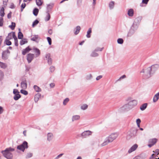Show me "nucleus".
Masks as SVG:
<instances>
[{"mask_svg": "<svg viewBox=\"0 0 159 159\" xmlns=\"http://www.w3.org/2000/svg\"><path fill=\"white\" fill-rule=\"evenodd\" d=\"M33 155V154L31 153H28L27 154L26 156V158H30L32 157Z\"/></svg>", "mask_w": 159, "mask_h": 159, "instance_id": "3c124183", "label": "nucleus"}, {"mask_svg": "<svg viewBox=\"0 0 159 159\" xmlns=\"http://www.w3.org/2000/svg\"><path fill=\"white\" fill-rule=\"evenodd\" d=\"M4 75L3 72L0 70V80H2L3 78Z\"/></svg>", "mask_w": 159, "mask_h": 159, "instance_id": "603ef678", "label": "nucleus"}, {"mask_svg": "<svg viewBox=\"0 0 159 159\" xmlns=\"http://www.w3.org/2000/svg\"><path fill=\"white\" fill-rule=\"evenodd\" d=\"M80 118V116L78 115H75L72 116V121L74 122L75 121L78 120Z\"/></svg>", "mask_w": 159, "mask_h": 159, "instance_id": "5701e85b", "label": "nucleus"}, {"mask_svg": "<svg viewBox=\"0 0 159 159\" xmlns=\"http://www.w3.org/2000/svg\"><path fill=\"white\" fill-rule=\"evenodd\" d=\"M33 50H34V52L36 53L35 57H39L40 54V52L39 50L37 48L34 47L33 48Z\"/></svg>", "mask_w": 159, "mask_h": 159, "instance_id": "6ab92c4d", "label": "nucleus"}, {"mask_svg": "<svg viewBox=\"0 0 159 159\" xmlns=\"http://www.w3.org/2000/svg\"><path fill=\"white\" fill-rule=\"evenodd\" d=\"M27 60L29 63H30L34 57V55L33 54L29 53L26 56Z\"/></svg>", "mask_w": 159, "mask_h": 159, "instance_id": "9b49d317", "label": "nucleus"}, {"mask_svg": "<svg viewBox=\"0 0 159 159\" xmlns=\"http://www.w3.org/2000/svg\"><path fill=\"white\" fill-rule=\"evenodd\" d=\"M6 44L8 46H10L11 45V41L9 40V39H7L6 40Z\"/></svg>", "mask_w": 159, "mask_h": 159, "instance_id": "bf43d9fd", "label": "nucleus"}, {"mask_svg": "<svg viewBox=\"0 0 159 159\" xmlns=\"http://www.w3.org/2000/svg\"><path fill=\"white\" fill-rule=\"evenodd\" d=\"M21 97L20 95L19 94H17L15 95L13 97V98L15 100H17Z\"/></svg>", "mask_w": 159, "mask_h": 159, "instance_id": "f704fd0d", "label": "nucleus"}, {"mask_svg": "<svg viewBox=\"0 0 159 159\" xmlns=\"http://www.w3.org/2000/svg\"><path fill=\"white\" fill-rule=\"evenodd\" d=\"M20 92L21 93L25 95H27L28 93L27 91L23 89H21L20 90Z\"/></svg>", "mask_w": 159, "mask_h": 159, "instance_id": "de8ad7c7", "label": "nucleus"}, {"mask_svg": "<svg viewBox=\"0 0 159 159\" xmlns=\"http://www.w3.org/2000/svg\"><path fill=\"white\" fill-rule=\"evenodd\" d=\"M13 93L15 95H16L17 94H19V92L17 89H14L13 91Z\"/></svg>", "mask_w": 159, "mask_h": 159, "instance_id": "4d7b16f0", "label": "nucleus"}, {"mask_svg": "<svg viewBox=\"0 0 159 159\" xmlns=\"http://www.w3.org/2000/svg\"><path fill=\"white\" fill-rule=\"evenodd\" d=\"M31 50V49L29 47H28L25 49L23 50L22 51V54L23 55H25Z\"/></svg>", "mask_w": 159, "mask_h": 159, "instance_id": "4be33fe9", "label": "nucleus"}, {"mask_svg": "<svg viewBox=\"0 0 159 159\" xmlns=\"http://www.w3.org/2000/svg\"><path fill=\"white\" fill-rule=\"evenodd\" d=\"M127 100L129 101L128 103L131 109L136 106L137 104V101L135 100H132V98L131 97L128 98H127Z\"/></svg>", "mask_w": 159, "mask_h": 159, "instance_id": "39448f33", "label": "nucleus"}, {"mask_svg": "<svg viewBox=\"0 0 159 159\" xmlns=\"http://www.w3.org/2000/svg\"><path fill=\"white\" fill-rule=\"evenodd\" d=\"M50 71L51 72H53L55 70V67L53 66H51L49 68Z\"/></svg>", "mask_w": 159, "mask_h": 159, "instance_id": "864d4df0", "label": "nucleus"}, {"mask_svg": "<svg viewBox=\"0 0 159 159\" xmlns=\"http://www.w3.org/2000/svg\"><path fill=\"white\" fill-rule=\"evenodd\" d=\"M154 153L155 154H152L151 157H150V159H156L157 158L154 157H157V156L159 154V150L156 149L155 151H153Z\"/></svg>", "mask_w": 159, "mask_h": 159, "instance_id": "dca6fc26", "label": "nucleus"}, {"mask_svg": "<svg viewBox=\"0 0 159 159\" xmlns=\"http://www.w3.org/2000/svg\"><path fill=\"white\" fill-rule=\"evenodd\" d=\"M36 2L37 5L39 6L42 5L43 3L42 0H36Z\"/></svg>", "mask_w": 159, "mask_h": 159, "instance_id": "e433bc0d", "label": "nucleus"}, {"mask_svg": "<svg viewBox=\"0 0 159 159\" xmlns=\"http://www.w3.org/2000/svg\"><path fill=\"white\" fill-rule=\"evenodd\" d=\"M131 109L128 103H127L124 105L122 107H120L119 110L120 111L122 112L128 111Z\"/></svg>", "mask_w": 159, "mask_h": 159, "instance_id": "6e6552de", "label": "nucleus"}, {"mask_svg": "<svg viewBox=\"0 0 159 159\" xmlns=\"http://www.w3.org/2000/svg\"><path fill=\"white\" fill-rule=\"evenodd\" d=\"M53 138V135L51 133H48L47 135V140L49 141H51Z\"/></svg>", "mask_w": 159, "mask_h": 159, "instance_id": "393cba45", "label": "nucleus"}, {"mask_svg": "<svg viewBox=\"0 0 159 159\" xmlns=\"http://www.w3.org/2000/svg\"><path fill=\"white\" fill-rule=\"evenodd\" d=\"M149 67L150 68L151 71L153 74L157 70L159 67V66L158 64H155L152 65L151 67Z\"/></svg>", "mask_w": 159, "mask_h": 159, "instance_id": "ddd939ff", "label": "nucleus"}, {"mask_svg": "<svg viewBox=\"0 0 159 159\" xmlns=\"http://www.w3.org/2000/svg\"><path fill=\"white\" fill-rule=\"evenodd\" d=\"M80 27L79 26H77L74 29V33L75 34L77 35L79 33L80 30Z\"/></svg>", "mask_w": 159, "mask_h": 159, "instance_id": "b1692460", "label": "nucleus"}, {"mask_svg": "<svg viewBox=\"0 0 159 159\" xmlns=\"http://www.w3.org/2000/svg\"><path fill=\"white\" fill-rule=\"evenodd\" d=\"M136 131L131 130L129 131L127 133L126 136V139L127 140H129L131 138L134 137L136 135Z\"/></svg>", "mask_w": 159, "mask_h": 159, "instance_id": "0eeeda50", "label": "nucleus"}, {"mask_svg": "<svg viewBox=\"0 0 159 159\" xmlns=\"http://www.w3.org/2000/svg\"><path fill=\"white\" fill-rule=\"evenodd\" d=\"M34 88L36 92H40L41 91V89L38 86L35 85L34 86Z\"/></svg>", "mask_w": 159, "mask_h": 159, "instance_id": "2f4dec72", "label": "nucleus"}, {"mask_svg": "<svg viewBox=\"0 0 159 159\" xmlns=\"http://www.w3.org/2000/svg\"><path fill=\"white\" fill-rule=\"evenodd\" d=\"M39 23V21L37 20H36L32 24V27H34L35 26L38 24Z\"/></svg>", "mask_w": 159, "mask_h": 159, "instance_id": "49530a36", "label": "nucleus"}, {"mask_svg": "<svg viewBox=\"0 0 159 159\" xmlns=\"http://www.w3.org/2000/svg\"><path fill=\"white\" fill-rule=\"evenodd\" d=\"M126 76L125 75H123L121 76L120 78L117 80V81H120L121 79L125 78Z\"/></svg>", "mask_w": 159, "mask_h": 159, "instance_id": "680f3d73", "label": "nucleus"}, {"mask_svg": "<svg viewBox=\"0 0 159 159\" xmlns=\"http://www.w3.org/2000/svg\"><path fill=\"white\" fill-rule=\"evenodd\" d=\"M19 31L18 33V37L19 39H21L23 38V35L22 32L20 31V29H19Z\"/></svg>", "mask_w": 159, "mask_h": 159, "instance_id": "7c9ffc66", "label": "nucleus"}, {"mask_svg": "<svg viewBox=\"0 0 159 159\" xmlns=\"http://www.w3.org/2000/svg\"><path fill=\"white\" fill-rule=\"evenodd\" d=\"M39 10L38 8H35L33 11V13L35 16H37L39 12Z\"/></svg>", "mask_w": 159, "mask_h": 159, "instance_id": "4c0bfd02", "label": "nucleus"}, {"mask_svg": "<svg viewBox=\"0 0 159 159\" xmlns=\"http://www.w3.org/2000/svg\"><path fill=\"white\" fill-rule=\"evenodd\" d=\"M141 122V120L140 119H138L136 120V122L138 127L139 128L140 127V123Z\"/></svg>", "mask_w": 159, "mask_h": 159, "instance_id": "37998d69", "label": "nucleus"}, {"mask_svg": "<svg viewBox=\"0 0 159 159\" xmlns=\"http://www.w3.org/2000/svg\"><path fill=\"white\" fill-rule=\"evenodd\" d=\"M27 42L28 41L26 39H23L20 40V44L21 45H22L27 43Z\"/></svg>", "mask_w": 159, "mask_h": 159, "instance_id": "c9c22d12", "label": "nucleus"}, {"mask_svg": "<svg viewBox=\"0 0 159 159\" xmlns=\"http://www.w3.org/2000/svg\"><path fill=\"white\" fill-rule=\"evenodd\" d=\"M15 149L11 147L6 148L4 150L1 152L3 156L7 159H12L13 154L11 152L14 151Z\"/></svg>", "mask_w": 159, "mask_h": 159, "instance_id": "7ed1b4c3", "label": "nucleus"}, {"mask_svg": "<svg viewBox=\"0 0 159 159\" xmlns=\"http://www.w3.org/2000/svg\"><path fill=\"white\" fill-rule=\"evenodd\" d=\"M157 139L156 138L150 139L148 141V146L151 148L157 142Z\"/></svg>", "mask_w": 159, "mask_h": 159, "instance_id": "9d476101", "label": "nucleus"}, {"mask_svg": "<svg viewBox=\"0 0 159 159\" xmlns=\"http://www.w3.org/2000/svg\"><path fill=\"white\" fill-rule=\"evenodd\" d=\"M47 15L45 18V20L46 21H48L50 18V16L49 13L48 11L47 12Z\"/></svg>", "mask_w": 159, "mask_h": 159, "instance_id": "79ce46f5", "label": "nucleus"}, {"mask_svg": "<svg viewBox=\"0 0 159 159\" xmlns=\"http://www.w3.org/2000/svg\"><path fill=\"white\" fill-rule=\"evenodd\" d=\"M138 145L137 144H135L132 146L128 150V152L130 153L135 151L137 148Z\"/></svg>", "mask_w": 159, "mask_h": 159, "instance_id": "4468645a", "label": "nucleus"}, {"mask_svg": "<svg viewBox=\"0 0 159 159\" xmlns=\"http://www.w3.org/2000/svg\"><path fill=\"white\" fill-rule=\"evenodd\" d=\"M52 7V5L51 4H48L47 6V8L48 9H50Z\"/></svg>", "mask_w": 159, "mask_h": 159, "instance_id": "338daca9", "label": "nucleus"}, {"mask_svg": "<svg viewBox=\"0 0 159 159\" xmlns=\"http://www.w3.org/2000/svg\"><path fill=\"white\" fill-rule=\"evenodd\" d=\"M45 58L46 60H48V64L50 65L52 64V60L50 58V54L49 53L47 54L46 55Z\"/></svg>", "mask_w": 159, "mask_h": 159, "instance_id": "f3484780", "label": "nucleus"}, {"mask_svg": "<svg viewBox=\"0 0 159 159\" xmlns=\"http://www.w3.org/2000/svg\"><path fill=\"white\" fill-rule=\"evenodd\" d=\"M12 37H13V38L14 39H17V37L16 36L15 32H12Z\"/></svg>", "mask_w": 159, "mask_h": 159, "instance_id": "0e129e2a", "label": "nucleus"}, {"mask_svg": "<svg viewBox=\"0 0 159 159\" xmlns=\"http://www.w3.org/2000/svg\"><path fill=\"white\" fill-rule=\"evenodd\" d=\"M26 4L25 3H23L21 6V11H22L23 9L26 6Z\"/></svg>", "mask_w": 159, "mask_h": 159, "instance_id": "8fccbe9b", "label": "nucleus"}, {"mask_svg": "<svg viewBox=\"0 0 159 159\" xmlns=\"http://www.w3.org/2000/svg\"><path fill=\"white\" fill-rule=\"evenodd\" d=\"M159 99V92L156 93L154 96L153 101L154 102H156Z\"/></svg>", "mask_w": 159, "mask_h": 159, "instance_id": "412c9836", "label": "nucleus"}, {"mask_svg": "<svg viewBox=\"0 0 159 159\" xmlns=\"http://www.w3.org/2000/svg\"><path fill=\"white\" fill-rule=\"evenodd\" d=\"M8 0H3V3L4 7H6L7 6V2H8Z\"/></svg>", "mask_w": 159, "mask_h": 159, "instance_id": "5fc2aeb1", "label": "nucleus"}, {"mask_svg": "<svg viewBox=\"0 0 159 159\" xmlns=\"http://www.w3.org/2000/svg\"><path fill=\"white\" fill-rule=\"evenodd\" d=\"M140 73L144 79H147L150 77L152 75L150 67H145L140 71Z\"/></svg>", "mask_w": 159, "mask_h": 159, "instance_id": "f257e3e1", "label": "nucleus"}, {"mask_svg": "<svg viewBox=\"0 0 159 159\" xmlns=\"http://www.w3.org/2000/svg\"><path fill=\"white\" fill-rule=\"evenodd\" d=\"M69 99L68 98H66L63 102V104L64 105H66L67 103L69 102Z\"/></svg>", "mask_w": 159, "mask_h": 159, "instance_id": "09e8293b", "label": "nucleus"}, {"mask_svg": "<svg viewBox=\"0 0 159 159\" xmlns=\"http://www.w3.org/2000/svg\"><path fill=\"white\" fill-rule=\"evenodd\" d=\"M47 39L49 45H51L52 44V40L51 38L49 37H48Z\"/></svg>", "mask_w": 159, "mask_h": 159, "instance_id": "13d9d810", "label": "nucleus"}, {"mask_svg": "<svg viewBox=\"0 0 159 159\" xmlns=\"http://www.w3.org/2000/svg\"><path fill=\"white\" fill-rule=\"evenodd\" d=\"M28 148V143L26 141H24L22 144L18 145L17 147V149L21 151L24 152L25 149Z\"/></svg>", "mask_w": 159, "mask_h": 159, "instance_id": "20e7f679", "label": "nucleus"}, {"mask_svg": "<svg viewBox=\"0 0 159 159\" xmlns=\"http://www.w3.org/2000/svg\"><path fill=\"white\" fill-rule=\"evenodd\" d=\"M149 0H143L142 1V3L143 4H147Z\"/></svg>", "mask_w": 159, "mask_h": 159, "instance_id": "69168bd1", "label": "nucleus"}, {"mask_svg": "<svg viewBox=\"0 0 159 159\" xmlns=\"http://www.w3.org/2000/svg\"><path fill=\"white\" fill-rule=\"evenodd\" d=\"M12 34L11 33H9L8 36L7 37V38L8 39H12Z\"/></svg>", "mask_w": 159, "mask_h": 159, "instance_id": "052dcab7", "label": "nucleus"}, {"mask_svg": "<svg viewBox=\"0 0 159 159\" xmlns=\"http://www.w3.org/2000/svg\"><path fill=\"white\" fill-rule=\"evenodd\" d=\"M88 106L86 104H84L81 106V109L82 110H85L88 108Z\"/></svg>", "mask_w": 159, "mask_h": 159, "instance_id": "a19ab883", "label": "nucleus"}, {"mask_svg": "<svg viewBox=\"0 0 159 159\" xmlns=\"http://www.w3.org/2000/svg\"><path fill=\"white\" fill-rule=\"evenodd\" d=\"M39 35H34L31 38V40L37 42V40L39 38Z\"/></svg>", "mask_w": 159, "mask_h": 159, "instance_id": "72a5a7b5", "label": "nucleus"}, {"mask_svg": "<svg viewBox=\"0 0 159 159\" xmlns=\"http://www.w3.org/2000/svg\"><path fill=\"white\" fill-rule=\"evenodd\" d=\"M92 32V29L91 28L89 29L88 31L87 32V34L86 35V37L87 38H89L91 37V33Z\"/></svg>", "mask_w": 159, "mask_h": 159, "instance_id": "c756f323", "label": "nucleus"}, {"mask_svg": "<svg viewBox=\"0 0 159 159\" xmlns=\"http://www.w3.org/2000/svg\"><path fill=\"white\" fill-rule=\"evenodd\" d=\"M82 2V0H77V4L79 6H80L81 5Z\"/></svg>", "mask_w": 159, "mask_h": 159, "instance_id": "e2e57ef3", "label": "nucleus"}, {"mask_svg": "<svg viewBox=\"0 0 159 159\" xmlns=\"http://www.w3.org/2000/svg\"><path fill=\"white\" fill-rule=\"evenodd\" d=\"M103 48H100L98 47L96 48L94 50H93L90 54V56L93 57H97L99 56L97 52L98 51H102Z\"/></svg>", "mask_w": 159, "mask_h": 159, "instance_id": "423d86ee", "label": "nucleus"}, {"mask_svg": "<svg viewBox=\"0 0 159 159\" xmlns=\"http://www.w3.org/2000/svg\"><path fill=\"white\" fill-rule=\"evenodd\" d=\"M135 33L134 31L130 29L127 35V38L131 37Z\"/></svg>", "mask_w": 159, "mask_h": 159, "instance_id": "aec40b11", "label": "nucleus"}, {"mask_svg": "<svg viewBox=\"0 0 159 159\" xmlns=\"http://www.w3.org/2000/svg\"><path fill=\"white\" fill-rule=\"evenodd\" d=\"M92 78V76L90 74H88L86 76V79L87 80H90Z\"/></svg>", "mask_w": 159, "mask_h": 159, "instance_id": "c03bdc74", "label": "nucleus"}, {"mask_svg": "<svg viewBox=\"0 0 159 159\" xmlns=\"http://www.w3.org/2000/svg\"><path fill=\"white\" fill-rule=\"evenodd\" d=\"M10 53L8 50H7L3 52L2 54V58L4 60L7 59Z\"/></svg>", "mask_w": 159, "mask_h": 159, "instance_id": "f8f14e48", "label": "nucleus"}, {"mask_svg": "<svg viewBox=\"0 0 159 159\" xmlns=\"http://www.w3.org/2000/svg\"><path fill=\"white\" fill-rule=\"evenodd\" d=\"M128 14L129 16H132L134 15V10L132 9H129L128 11Z\"/></svg>", "mask_w": 159, "mask_h": 159, "instance_id": "bb28decb", "label": "nucleus"}, {"mask_svg": "<svg viewBox=\"0 0 159 159\" xmlns=\"http://www.w3.org/2000/svg\"><path fill=\"white\" fill-rule=\"evenodd\" d=\"M21 88L24 89H25L27 87V83L26 80L22 81L21 83Z\"/></svg>", "mask_w": 159, "mask_h": 159, "instance_id": "a211bd4d", "label": "nucleus"}, {"mask_svg": "<svg viewBox=\"0 0 159 159\" xmlns=\"http://www.w3.org/2000/svg\"><path fill=\"white\" fill-rule=\"evenodd\" d=\"M41 97V94L39 93L36 94L34 96V101L35 102H37L39 98Z\"/></svg>", "mask_w": 159, "mask_h": 159, "instance_id": "a878e982", "label": "nucleus"}, {"mask_svg": "<svg viewBox=\"0 0 159 159\" xmlns=\"http://www.w3.org/2000/svg\"><path fill=\"white\" fill-rule=\"evenodd\" d=\"M118 135L117 133H112L100 145V146L102 147L107 145L109 143L112 142L118 137Z\"/></svg>", "mask_w": 159, "mask_h": 159, "instance_id": "f03ea898", "label": "nucleus"}, {"mask_svg": "<svg viewBox=\"0 0 159 159\" xmlns=\"http://www.w3.org/2000/svg\"><path fill=\"white\" fill-rule=\"evenodd\" d=\"M63 153H61L58 155L56 158H55L54 159H58L59 157H61L63 155Z\"/></svg>", "mask_w": 159, "mask_h": 159, "instance_id": "774afa93", "label": "nucleus"}, {"mask_svg": "<svg viewBox=\"0 0 159 159\" xmlns=\"http://www.w3.org/2000/svg\"><path fill=\"white\" fill-rule=\"evenodd\" d=\"M16 26V24L15 23L12 22L11 23V25H9V27L11 28V29L13 30L15 28Z\"/></svg>", "mask_w": 159, "mask_h": 159, "instance_id": "58836bf2", "label": "nucleus"}, {"mask_svg": "<svg viewBox=\"0 0 159 159\" xmlns=\"http://www.w3.org/2000/svg\"><path fill=\"white\" fill-rule=\"evenodd\" d=\"M5 14L4 9V7H2L1 8L0 10V16L2 17H3Z\"/></svg>", "mask_w": 159, "mask_h": 159, "instance_id": "473e14b6", "label": "nucleus"}, {"mask_svg": "<svg viewBox=\"0 0 159 159\" xmlns=\"http://www.w3.org/2000/svg\"><path fill=\"white\" fill-rule=\"evenodd\" d=\"M3 23V19L2 17L0 18V27L2 26Z\"/></svg>", "mask_w": 159, "mask_h": 159, "instance_id": "6e6d98bb", "label": "nucleus"}, {"mask_svg": "<svg viewBox=\"0 0 159 159\" xmlns=\"http://www.w3.org/2000/svg\"><path fill=\"white\" fill-rule=\"evenodd\" d=\"M114 2L113 1H111L109 3V7L110 9H111L114 7Z\"/></svg>", "mask_w": 159, "mask_h": 159, "instance_id": "ea45409f", "label": "nucleus"}, {"mask_svg": "<svg viewBox=\"0 0 159 159\" xmlns=\"http://www.w3.org/2000/svg\"><path fill=\"white\" fill-rule=\"evenodd\" d=\"M138 25L137 24L135 23V21L131 26L130 29L135 32L138 28Z\"/></svg>", "mask_w": 159, "mask_h": 159, "instance_id": "2eb2a0df", "label": "nucleus"}, {"mask_svg": "<svg viewBox=\"0 0 159 159\" xmlns=\"http://www.w3.org/2000/svg\"><path fill=\"white\" fill-rule=\"evenodd\" d=\"M123 40L121 38L118 39L117 40L118 43L120 44H122L123 43Z\"/></svg>", "mask_w": 159, "mask_h": 159, "instance_id": "a18cd8bd", "label": "nucleus"}, {"mask_svg": "<svg viewBox=\"0 0 159 159\" xmlns=\"http://www.w3.org/2000/svg\"><path fill=\"white\" fill-rule=\"evenodd\" d=\"M147 104L146 103H144L140 107V109L141 111L144 110L147 107Z\"/></svg>", "mask_w": 159, "mask_h": 159, "instance_id": "c85d7f7f", "label": "nucleus"}, {"mask_svg": "<svg viewBox=\"0 0 159 159\" xmlns=\"http://www.w3.org/2000/svg\"><path fill=\"white\" fill-rule=\"evenodd\" d=\"M7 67V65L4 63L0 61V67L3 69H5Z\"/></svg>", "mask_w": 159, "mask_h": 159, "instance_id": "cd10ccee", "label": "nucleus"}, {"mask_svg": "<svg viewBox=\"0 0 159 159\" xmlns=\"http://www.w3.org/2000/svg\"><path fill=\"white\" fill-rule=\"evenodd\" d=\"M92 134V132L89 130L85 131L82 133L80 137H82L83 138H85L91 135Z\"/></svg>", "mask_w": 159, "mask_h": 159, "instance_id": "1a4fd4ad", "label": "nucleus"}]
</instances>
